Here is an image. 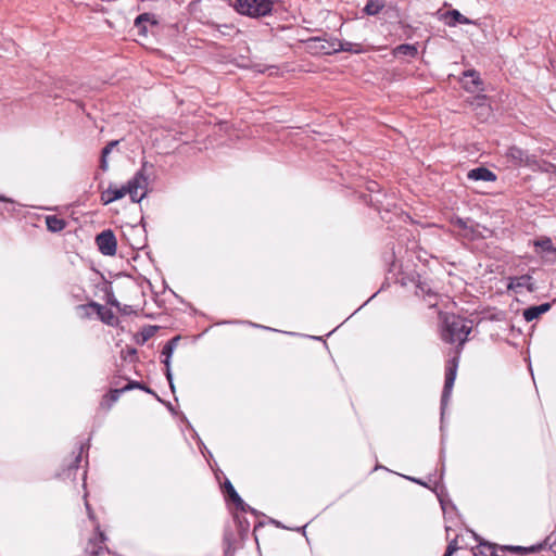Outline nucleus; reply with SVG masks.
<instances>
[{
    "label": "nucleus",
    "mask_w": 556,
    "mask_h": 556,
    "mask_svg": "<svg viewBox=\"0 0 556 556\" xmlns=\"http://www.w3.org/2000/svg\"><path fill=\"white\" fill-rule=\"evenodd\" d=\"M153 164L148 161H142L140 169L132 176L127 184L122 187H116L111 184L106 190L101 193V201L103 204H110L129 194L131 202L140 203L147 197V189L149 186L148 169H153Z\"/></svg>",
    "instance_id": "nucleus-1"
},
{
    "label": "nucleus",
    "mask_w": 556,
    "mask_h": 556,
    "mask_svg": "<svg viewBox=\"0 0 556 556\" xmlns=\"http://www.w3.org/2000/svg\"><path fill=\"white\" fill-rule=\"evenodd\" d=\"M443 325L442 339L447 343H458V346H463L471 331L468 321L456 315H446Z\"/></svg>",
    "instance_id": "nucleus-2"
},
{
    "label": "nucleus",
    "mask_w": 556,
    "mask_h": 556,
    "mask_svg": "<svg viewBox=\"0 0 556 556\" xmlns=\"http://www.w3.org/2000/svg\"><path fill=\"white\" fill-rule=\"evenodd\" d=\"M274 0H236L235 9L242 15L262 17L273 11Z\"/></svg>",
    "instance_id": "nucleus-3"
},
{
    "label": "nucleus",
    "mask_w": 556,
    "mask_h": 556,
    "mask_svg": "<svg viewBox=\"0 0 556 556\" xmlns=\"http://www.w3.org/2000/svg\"><path fill=\"white\" fill-rule=\"evenodd\" d=\"M315 33H319L318 35H315V54L327 55L344 49L338 39H327L326 37L328 34L323 28L315 29Z\"/></svg>",
    "instance_id": "nucleus-4"
},
{
    "label": "nucleus",
    "mask_w": 556,
    "mask_h": 556,
    "mask_svg": "<svg viewBox=\"0 0 556 556\" xmlns=\"http://www.w3.org/2000/svg\"><path fill=\"white\" fill-rule=\"evenodd\" d=\"M459 353H460V351L457 350L456 356L453 357L446 366L445 382H444V388H443L442 397H441L442 408H444V406L447 404L448 399L452 393V390H453V386H454V382L456 379L457 367H458Z\"/></svg>",
    "instance_id": "nucleus-5"
},
{
    "label": "nucleus",
    "mask_w": 556,
    "mask_h": 556,
    "mask_svg": "<svg viewBox=\"0 0 556 556\" xmlns=\"http://www.w3.org/2000/svg\"><path fill=\"white\" fill-rule=\"evenodd\" d=\"M223 489L225 497L227 498V501L231 502L236 506L237 510H240L241 513H251L256 517L260 515V513L256 509L252 508L241 498V496L238 494V492L236 491V489L233 488L232 483L229 480L225 481Z\"/></svg>",
    "instance_id": "nucleus-6"
},
{
    "label": "nucleus",
    "mask_w": 556,
    "mask_h": 556,
    "mask_svg": "<svg viewBox=\"0 0 556 556\" xmlns=\"http://www.w3.org/2000/svg\"><path fill=\"white\" fill-rule=\"evenodd\" d=\"M96 243L99 251L105 256H113L116 253L117 241L111 229H105L97 235Z\"/></svg>",
    "instance_id": "nucleus-7"
},
{
    "label": "nucleus",
    "mask_w": 556,
    "mask_h": 556,
    "mask_svg": "<svg viewBox=\"0 0 556 556\" xmlns=\"http://www.w3.org/2000/svg\"><path fill=\"white\" fill-rule=\"evenodd\" d=\"M93 308L101 321L109 326H115L118 321L117 317L111 309L104 308L101 304L97 302H90L89 304H81L77 306L78 311H83L85 315H89L88 309Z\"/></svg>",
    "instance_id": "nucleus-8"
},
{
    "label": "nucleus",
    "mask_w": 556,
    "mask_h": 556,
    "mask_svg": "<svg viewBox=\"0 0 556 556\" xmlns=\"http://www.w3.org/2000/svg\"><path fill=\"white\" fill-rule=\"evenodd\" d=\"M179 340H180V337L176 336V337L169 339L164 344V346L162 349V356H163L162 363L165 366V376H166V378H170V371H172L170 361H172V356L174 354L175 349L177 348V344H178Z\"/></svg>",
    "instance_id": "nucleus-9"
},
{
    "label": "nucleus",
    "mask_w": 556,
    "mask_h": 556,
    "mask_svg": "<svg viewBox=\"0 0 556 556\" xmlns=\"http://www.w3.org/2000/svg\"><path fill=\"white\" fill-rule=\"evenodd\" d=\"M460 81L463 87L470 92H477L481 90L480 86L482 85V81L480 79L479 73L473 70L464 72Z\"/></svg>",
    "instance_id": "nucleus-10"
},
{
    "label": "nucleus",
    "mask_w": 556,
    "mask_h": 556,
    "mask_svg": "<svg viewBox=\"0 0 556 556\" xmlns=\"http://www.w3.org/2000/svg\"><path fill=\"white\" fill-rule=\"evenodd\" d=\"M242 514L240 510L233 513L232 519L239 539L244 542L250 533V521Z\"/></svg>",
    "instance_id": "nucleus-11"
},
{
    "label": "nucleus",
    "mask_w": 556,
    "mask_h": 556,
    "mask_svg": "<svg viewBox=\"0 0 556 556\" xmlns=\"http://www.w3.org/2000/svg\"><path fill=\"white\" fill-rule=\"evenodd\" d=\"M527 289L529 292H533L535 290L534 283L532 282V277L529 275H522L519 277L510 278L508 283V289L515 292H520L521 289Z\"/></svg>",
    "instance_id": "nucleus-12"
},
{
    "label": "nucleus",
    "mask_w": 556,
    "mask_h": 556,
    "mask_svg": "<svg viewBox=\"0 0 556 556\" xmlns=\"http://www.w3.org/2000/svg\"><path fill=\"white\" fill-rule=\"evenodd\" d=\"M318 17L323 18L321 24L325 25L327 30H336L338 26L341 25L340 16L331 10H320L318 12Z\"/></svg>",
    "instance_id": "nucleus-13"
},
{
    "label": "nucleus",
    "mask_w": 556,
    "mask_h": 556,
    "mask_svg": "<svg viewBox=\"0 0 556 556\" xmlns=\"http://www.w3.org/2000/svg\"><path fill=\"white\" fill-rule=\"evenodd\" d=\"M443 18L450 27H454L457 24H476V22L469 20L463 15L458 10H450L443 14Z\"/></svg>",
    "instance_id": "nucleus-14"
},
{
    "label": "nucleus",
    "mask_w": 556,
    "mask_h": 556,
    "mask_svg": "<svg viewBox=\"0 0 556 556\" xmlns=\"http://www.w3.org/2000/svg\"><path fill=\"white\" fill-rule=\"evenodd\" d=\"M467 178L469 180L478 181H494L496 179V175L488 169L486 167H476L473 169H470L467 174Z\"/></svg>",
    "instance_id": "nucleus-15"
},
{
    "label": "nucleus",
    "mask_w": 556,
    "mask_h": 556,
    "mask_svg": "<svg viewBox=\"0 0 556 556\" xmlns=\"http://www.w3.org/2000/svg\"><path fill=\"white\" fill-rule=\"evenodd\" d=\"M236 535L230 527H226L224 530L223 544H224V555L225 556H233L236 551Z\"/></svg>",
    "instance_id": "nucleus-16"
},
{
    "label": "nucleus",
    "mask_w": 556,
    "mask_h": 556,
    "mask_svg": "<svg viewBox=\"0 0 556 556\" xmlns=\"http://www.w3.org/2000/svg\"><path fill=\"white\" fill-rule=\"evenodd\" d=\"M551 309L549 303H543L538 306H530L523 311V318L527 321H532L539 318L542 314L548 312Z\"/></svg>",
    "instance_id": "nucleus-17"
},
{
    "label": "nucleus",
    "mask_w": 556,
    "mask_h": 556,
    "mask_svg": "<svg viewBox=\"0 0 556 556\" xmlns=\"http://www.w3.org/2000/svg\"><path fill=\"white\" fill-rule=\"evenodd\" d=\"M89 446H90L89 439L87 440V442L79 444L77 455L75 456L74 460L68 465V467L66 469L67 477H71L72 475L75 476L76 471L79 468V464L81 462L83 454L85 453V451L89 450Z\"/></svg>",
    "instance_id": "nucleus-18"
},
{
    "label": "nucleus",
    "mask_w": 556,
    "mask_h": 556,
    "mask_svg": "<svg viewBox=\"0 0 556 556\" xmlns=\"http://www.w3.org/2000/svg\"><path fill=\"white\" fill-rule=\"evenodd\" d=\"M506 156L514 165H520L528 162L527 153L518 147H510L506 151Z\"/></svg>",
    "instance_id": "nucleus-19"
},
{
    "label": "nucleus",
    "mask_w": 556,
    "mask_h": 556,
    "mask_svg": "<svg viewBox=\"0 0 556 556\" xmlns=\"http://www.w3.org/2000/svg\"><path fill=\"white\" fill-rule=\"evenodd\" d=\"M148 23H150L152 25H156L157 21L155 20L153 14L142 13L136 17L134 25H135V27L138 28L140 34H146Z\"/></svg>",
    "instance_id": "nucleus-20"
},
{
    "label": "nucleus",
    "mask_w": 556,
    "mask_h": 556,
    "mask_svg": "<svg viewBox=\"0 0 556 556\" xmlns=\"http://www.w3.org/2000/svg\"><path fill=\"white\" fill-rule=\"evenodd\" d=\"M47 229L51 232H61L66 227V222L55 215L46 216Z\"/></svg>",
    "instance_id": "nucleus-21"
},
{
    "label": "nucleus",
    "mask_w": 556,
    "mask_h": 556,
    "mask_svg": "<svg viewBox=\"0 0 556 556\" xmlns=\"http://www.w3.org/2000/svg\"><path fill=\"white\" fill-rule=\"evenodd\" d=\"M127 390H124V387L121 389H111L106 395H104L103 401L101 405L108 404V407L110 408L115 402L118 401L122 393L126 392Z\"/></svg>",
    "instance_id": "nucleus-22"
},
{
    "label": "nucleus",
    "mask_w": 556,
    "mask_h": 556,
    "mask_svg": "<svg viewBox=\"0 0 556 556\" xmlns=\"http://www.w3.org/2000/svg\"><path fill=\"white\" fill-rule=\"evenodd\" d=\"M384 8V0H368L364 12L367 15H376Z\"/></svg>",
    "instance_id": "nucleus-23"
},
{
    "label": "nucleus",
    "mask_w": 556,
    "mask_h": 556,
    "mask_svg": "<svg viewBox=\"0 0 556 556\" xmlns=\"http://www.w3.org/2000/svg\"><path fill=\"white\" fill-rule=\"evenodd\" d=\"M132 389H139V390H142L149 394H152L154 395L159 401H161V399L157 396V394L152 390L150 389L148 386H146L144 383L142 382H139V381H136V380H131L129 381L125 387H124V390H127V391H130Z\"/></svg>",
    "instance_id": "nucleus-24"
},
{
    "label": "nucleus",
    "mask_w": 556,
    "mask_h": 556,
    "mask_svg": "<svg viewBox=\"0 0 556 556\" xmlns=\"http://www.w3.org/2000/svg\"><path fill=\"white\" fill-rule=\"evenodd\" d=\"M417 53L418 50L414 45L403 43L395 48V54H403L414 58L417 55Z\"/></svg>",
    "instance_id": "nucleus-25"
},
{
    "label": "nucleus",
    "mask_w": 556,
    "mask_h": 556,
    "mask_svg": "<svg viewBox=\"0 0 556 556\" xmlns=\"http://www.w3.org/2000/svg\"><path fill=\"white\" fill-rule=\"evenodd\" d=\"M500 549L501 551H510V552H514L516 554H525V553H528V552H534L535 551V547L532 546V547H522V546H513V545H508V546H500Z\"/></svg>",
    "instance_id": "nucleus-26"
},
{
    "label": "nucleus",
    "mask_w": 556,
    "mask_h": 556,
    "mask_svg": "<svg viewBox=\"0 0 556 556\" xmlns=\"http://www.w3.org/2000/svg\"><path fill=\"white\" fill-rule=\"evenodd\" d=\"M536 245L540 247L543 251H548V252L549 251L551 252H555L556 251L555 248L552 244L551 239H548V238L536 242Z\"/></svg>",
    "instance_id": "nucleus-27"
},
{
    "label": "nucleus",
    "mask_w": 556,
    "mask_h": 556,
    "mask_svg": "<svg viewBox=\"0 0 556 556\" xmlns=\"http://www.w3.org/2000/svg\"><path fill=\"white\" fill-rule=\"evenodd\" d=\"M106 302H108V304H110L111 306H114L116 308L121 307V303L117 301V299L115 298V295L112 291H106Z\"/></svg>",
    "instance_id": "nucleus-28"
},
{
    "label": "nucleus",
    "mask_w": 556,
    "mask_h": 556,
    "mask_svg": "<svg viewBox=\"0 0 556 556\" xmlns=\"http://www.w3.org/2000/svg\"><path fill=\"white\" fill-rule=\"evenodd\" d=\"M156 330H157L156 326H149V327L144 328L142 331L143 340L144 341L149 340L151 337L154 336Z\"/></svg>",
    "instance_id": "nucleus-29"
},
{
    "label": "nucleus",
    "mask_w": 556,
    "mask_h": 556,
    "mask_svg": "<svg viewBox=\"0 0 556 556\" xmlns=\"http://www.w3.org/2000/svg\"><path fill=\"white\" fill-rule=\"evenodd\" d=\"M118 143V140H112L108 142L106 146L102 149L101 154L109 155Z\"/></svg>",
    "instance_id": "nucleus-30"
},
{
    "label": "nucleus",
    "mask_w": 556,
    "mask_h": 556,
    "mask_svg": "<svg viewBox=\"0 0 556 556\" xmlns=\"http://www.w3.org/2000/svg\"><path fill=\"white\" fill-rule=\"evenodd\" d=\"M100 168H101L103 172H106V170L109 169L108 155H103V154H101V159H100Z\"/></svg>",
    "instance_id": "nucleus-31"
},
{
    "label": "nucleus",
    "mask_w": 556,
    "mask_h": 556,
    "mask_svg": "<svg viewBox=\"0 0 556 556\" xmlns=\"http://www.w3.org/2000/svg\"><path fill=\"white\" fill-rule=\"evenodd\" d=\"M480 545H485L488 546L490 549H491V556H501L496 553L497 549H500L498 546L494 545V544H489V543H483V542H480Z\"/></svg>",
    "instance_id": "nucleus-32"
},
{
    "label": "nucleus",
    "mask_w": 556,
    "mask_h": 556,
    "mask_svg": "<svg viewBox=\"0 0 556 556\" xmlns=\"http://www.w3.org/2000/svg\"><path fill=\"white\" fill-rule=\"evenodd\" d=\"M429 290H430V289H429V288H427L426 283L419 282V283L417 285V291H416V293H417V294H419V291H420L421 293H428V292H429Z\"/></svg>",
    "instance_id": "nucleus-33"
},
{
    "label": "nucleus",
    "mask_w": 556,
    "mask_h": 556,
    "mask_svg": "<svg viewBox=\"0 0 556 556\" xmlns=\"http://www.w3.org/2000/svg\"><path fill=\"white\" fill-rule=\"evenodd\" d=\"M456 551V546L452 543L447 546V549L444 554V556H451Z\"/></svg>",
    "instance_id": "nucleus-34"
},
{
    "label": "nucleus",
    "mask_w": 556,
    "mask_h": 556,
    "mask_svg": "<svg viewBox=\"0 0 556 556\" xmlns=\"http://www.w3.org/2000/svg\"><path fill=\"white\" fill-rule=\"evenodd\" d=\"M167 381H168V384H169V388L172 390L173 393H175V384H174V379H173V372L170 371V378H166Z\"/></svg>",
    "instance_id": "nucleus-35"
},
{
    "label": "nucleus",
    "mask_w": 556,
    "mask_h": 556,
    "mask_svg": "<svg viewBox=\"0 0 556 556\" xmlns=\"http://www.w3.org/2000/svg\"><path fill=\"white\" fill-rule=\"evenodd\" d=\"M123 314H129L131 311V307L129 305H125L124 307L118 308Z\"/></svg>",
    "instance_id": "nucleus-36"
},
{
    "label": "nucleus",
    "mask_w": 556,
    "mask_h": 556,
    "mask_svg": "<svg viewBox=\"0 0 556 556\" xmlns=\"http://www.w3.org/2000/svg\"><path fill=\"white\" fill-rule=\"evenodd\" d=\"M0 202L13 203L14 201L5 195H0Z\"/></svg>",
    "instance_id": "nucleus-37"
},
{
    "label": "nucleus",
    "mask_w": 556,
    "mask_h": 556,
    "mask_svg": "<svg viewBox=\"0 0 556 556\" xmlns=\"http://www.w3.org/2000/svg\"><path fill=\"white\" fill-rule=\"evenodd\" d=\"M85 505H86V509H87V511H88L89 517H90V518H92V511H91V508H90L89 503H88V502H86V504H85Z\"/></svg>",
    "instance_id": "nucleus-38"
},
{
    "label": "nucleus",
    "mask_w": 556,
    "mask_h": 556,
    "mask_svg": "<svg viewBox=\"0 0 556 556\" xmlns=\"http://www.w3.org/2000/svg\"><path fill=\"white\" fill-rule=\"evenodd\" d=\"M260 527H263V522H262V521L257 522V523L254 526V532H256V530H257Z\"/></svg>",
    "instance_id": "nucleus-39"
},
{
    "label": "nucleus",
    "mask_w": 556,
    "mask_h": 556,
    "mask_svg": "<svg viewBox=\"0 0 556 556\" xmlns=\"http://www.w3.org/2000/svg\"><path fill=\"white\" fill-rule=\"evenodd\" d=\"M86 478H87V471L84 470V472H83L84 485L86 484Z\"/></svg>",
    "instance_id": "nucleus-40"
},
{
    "label": "nucleus",
    "mask_w": 556,
    "mask_h": 556,
    "mask_svg": "<svg viewBox=\"0 0 556 556\" xmlns=\"http://www.w3.org/2000/svg\"><path fill=\"white\" fill-rule=\"evenodd\" d=\"M200 444L208 453V455L212 456L211 452L207 451L206 445H204L203 442H200Z\"/></svg>",
    "instance_id": "nucleus-41"
},
{
    "label": "nucleus",
    "mask_w": 556,
    "mask_h": 556,
    "mask_svg": "<svg viewBox=\"0 0 556 556\" xmlns=\"http://www.w3.org/2000/svg\"><path fill=\"white\" fill-rule=\"evenodd\" d=\"M308 525H309V523H306L305 526H303L302 528H299L298 530H299V531H300V530H302V531H303V533L305 534V529L307 528V526H308Z\"/></svg>",
    "instance_id": "nucleus-42"
},
{
    "label": "nucleus",
    "mask_w": 556,
    "mask_h": 556,
    "mask_svg": "<svg viewBox=\"0 0 556 556\" xmlns=\"http://www.w3.org/2000/svg\"><path fill=\"white\" fill-rule=\"evenodd\" d=\"M273 523H275L277 527H282L281 523L279 521H276V520H271Z\"/></svg>",
    "instance_id": "nucleus-43"
},
{
    "label": "nucleus",
    "mask_w": 556,
    "mask_h": 556,
    "mask_svg": "<svg viewBox=\"0 0 556 556\" xmlns=\"http://www.w3.org/2000/svg\"><path fill=\"white\" fill-rule=\"evenodd\" d=\"M167 407H168L169 410H173V406H172L170 403H167Z\"/></svg>",
    "instance_id": "nucleus-44"
},
{
    "label": "nucleus",
    "mask_w": 556,
    "mask_h": 556,
    "mask_svg": "<svg viewBox=\"0 0 556 556\" xmlns=\"http://www.w3.org/2000/svg\"><path fill=\"white\" fill-rule=\"evenodd\" d=\"M254 327L256 328H260L261 326L260 325H256V324H252Z\"/></svg>",
    "instance_id": "nucleus-45"
},
{
    "label": "nucleus",
    "mask_w": 556,
    "mask_h": 556,
    "mask_svg": "<svg viewBox=\"0 0 556 556\" xmlns=\"http://www.w3.org/2000/svg\"><path fill=\"white\" fill-rule=\"evenodd\" d=\"M201 453H203V456H206V453H204V450L201 448Z\"/></svg>",
    "instance_id": "nucleus-46"
},
{
    "label": "nucleus",
    "mask_w": 556,
    "mask_h": 556,
    "mask_svg": "<svg viewBox=\"0 0 556 556\" xmlns=\"http://www.w3.org/2000/svg\"><path fill=\"white\" fill-rule=\"evenodd\" d=\"M201 453H203V456H206V453H204V450L201 448Z\"/></svg>",
    "instance_id": "nucleus-47"
}]
</instances>
